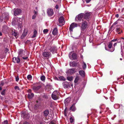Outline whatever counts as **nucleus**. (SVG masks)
<instances>
[{"label": "nucleus", "instance_id": "f257e3e1", "mask_svg": "<svg viewBox=\"0 0 124 124\" xmlns=\"http://www.w3.org/2000/svg\"><path fill=\"white\" fill-rule=\"evenodd\" d=\"M12 24L14 25H17L20 28L22 26V19L21 18L14 17L13 19Z\"/></svg>", "mask_w": 124, "mask_h": 124}, {"label": "nucleus", "instance_id": "f03ea898", "mask_svg": "<svg viewBox=\"0 0 124 124\" xmlns=\"http://www.w3.org/2000/svg\"><path fill=\"white\" fill-rule=\"evenodd\" d=\"M25 51L22 49H20L18 50V57H21L24 60H27L28 58L29 55L27 54L25 55Z\"/></svg>", "mask_w": 124, "mask_h": 124}, {"label": "nucleus", "instance_id": "7ed1b4c3", "mask_svg": "<svg viewBox=\"0 0 124 124\" xmlns=\"http://www.w3.org/2000/svg\"><path fill=\"white\" fill-rule=\"evenodd\" d=\"M42 58L44 59H47L51 56V53L48 52H44L42 53Z\"/></svg>", "mask_w": 124, "mask_h": 124}, {"label": "nucleus", "instance_id": "20e7f679", "mask_svg": "<svg viewBox=\"0 0 124 124\" xmlns=\"http://www.w3.org/2000/svg\"><path fill=\"white\" fill-rule=\"evenodd\" d=\"M78 99V97H76L74 98L73 100V104L70 108V110H72V111H75L76 110V109L75 106V105L77 102Z\"/></svg>", "mask_w": 124, "mask_h": 124}, {"label": "nucleus", "instance_id": "39448f33", "mask_svg": "<svg viewBox=\"0 0 124 124\" xmlns=\"http://www.w3.org/2000/svg\"><path fill=\"white\" fill-rule=\"evenodd\" d=\"M59 93L57 91H54L52 95V97L53 99L56 100L58 99Z\"/></svg>", "mask_w": 124, "mask_h": 124}, {"label": "nucleus", "instance_id": "423d86ee", "mask_svg": "<svg viewBox=\"0 0 124 124\" xmlns=\"http://www.w3.org/2000/svg\"><path fill=\"white\" fill-rule=\"evenodd\" d=\"M69 58L71 60H75L77 59V55L76 54L71 52L69 54Z\"/></svg>", "mask_w": 124, "mask_h": 124}, {"label": "nucleus", "instance_id": "0eeeda50", "mask_svg": "<svg viewBox=\"0 0 124 124\" xmlns=\"http://www.w3.org/2000/svg\"><path fill=\"white\" fill-rule=\"evenodd\" d=\"M78 26L77 23H72L70 25L69 27V30L70 32H72L73 31V29Z\"/></svg>", "mask_w": 124, "mask_h": 124}, {"label": "nucleus", "instance_id": "6e6552de", "mask_svg": "<svg viewBox=\"0 0 124 124\" xmlns=\"http://www.w3.org/2000/svg\"><path fill=\"white\" fill-rule=\"evenodd\" d=\"M58 21L59 23L60 24L59 25L62 26L64 24L65 21L64 20L63 16H61L59 17V19Z\"/></svg>", "mask_w": 124, "mask_h": 124}, {"label": "nucleus", "instance_id": "1a4fd4ad", "mask_svg": "<svg viewBox=\"0 0 124 124\" xmlns=\"http://www.w3.org/2000/svg\"><path fill=\"white\" fill-rule=\"evenodd\" d=\"M84 13H81L79 14L77 16H76L75 19V21H81V19L83 20V19L84 18ZM83 21V20H82Z\"/></svg>", "mask_w": 124, "mask_h": 124}, {"label": "nucleus", "instance_id": "9d476101", "mask_svg": "<svg viewBox=\"0 0 124 124\" xmlns=\"http://www.w3.org/2000/svg\"><path fill=\"white\" fill-rule=\"evenodd\" d=\"M13 11L14 12V15L15 16L19 15L21 13V10L18 8H14L13 10Z\"/></svg>", "mask_w": 124, "mask_h": 124}, {"label": "nucleus", "instance_id": "9b49d317", "mask_svg": "<svg viewBox=\"0 0 124 124\" xmlns=\"http://www.w3.org/2000/svg\"><path fill=\"white\" fill-rule=\"evenodd\" d=\"M87 26V23L86 21L83 22L81 24V29L82 31H84Z\"/></svg>", "mask_w": 124, "mask_h": 124}, {"label": "nucleus", "instance_id": "f8f14e48", "mask_svg": "<svg viewBox=\"0 0 124 124\" xmlns=\"http://www.w3.org/2000/svg\"><path fill=\"white\" fill-rule=\"evenodd\" d=\"M77 71V70L75 69H69L67 72L68 75H71Z\"/></svg>", "mask_w": 124, "mask_h": 124}, {"label": "nucleus", "instance_id": "ddd939ff", "mask_svg": "<svg viewBox=\"0 0 124 124\" xmlns=\"http://www.w3.org/2000/svg\"><path fill=\"white\" fill-rule=\"evenodd\" d=\"M47 13L48 16H51L54 14V12L53 9L49 8L47 10Z\"/></svg>", "mask_w": 124, "mask_h": 124}, {"label": "nucleus", "instance_id": "4468645a", "mask_svg": "<svg viewBox=\"0 0 124 124\" xmlns=\"http://www.w3.org/2000/svg\"><path fill=\"white\" fill-rule=\"evenodd\" d=\"M12 60L13 62L18 63L20 61V57H18V56L17 57H14L13 58Z\"/></svg>", "mask_w": 124, "mask_h": 124}, {"label": "nucleus", "instance_id": "2eb2a0df", "mask_svg": "<svg viewBox=\"0 0 124 124\" xmlns=\"http://www.w3.org/2000/svg\"><path fill=\"white\" fill-rule=\"evenodd\" d=\"M116 31L118 34H120L122 32V30L120 26H118L116 27Z\"/></svg>", "mask_w": 124, "mask_h": 124}, {"label": "nucleus", "instance_id": "dca6fc26", "mask_svg": "<svg viewBox=\"0 0 124 124\" xmlns=\"http://www.w3.org/2000/svg\"><path fill=\"white\" fill-rule=\"evenodd\" d=\"M70 66L75 67L79 65V63L77 62H70Z\"/></svg>", "mask_w": 124, "mask_h": 124}, {"label": "nucleus", "instance_id": "f3484780", "mask_svg": "<svg viewBox=\"0 0 124 124\" xmlns=\"http://www.w3.org/2000/svg\"><path fill=\"white\" fill-rule=\"evenodd\" d=\"M63 86L64 88H69L70 87V84L67 82H64L63 83Z\"/></svg>", "mask_w": 124, "mask_h": 124}, {"label": "nucleus", "instance_id": "a211bd4d", "mask_svg": "<svg viewBox=\"0 0 124 124\" xmlns=\"http://www.w3.org/2000/svg\"><path fill=\"white\" fill-rule=\"evenodd\" d=\"M3 18L6 20H8L9 18V14L8 13H5L2 15Z\"/></svg>", "mask_w": 124, "mask_h": 124}, {"label": "nucleus", "instance_id": "6ab92c4d", "mask_svg": "<svg viewBox=\"0 0 124 124\" xmlns=\"http://www.w3.org/2000/svg\"><path fill=\"white\" fill-rule=\"evenodd\" d=\"M50 50L52 53H56L57 51L56 48L55 47L52 46L51 47Z\"/></svg>", "mask_w": 124, "mask_h": 124}, {"label": "nucleus", "instance_id": "aec40b11", "mask_svg": "<svg viewBox=\"0 0 124 124\" xmlns=\"http://www.w3.org/2000/svg\"><path fill=\"white\" fill-rule=\"evenodd\" d=\"M41 87V86L40 85L37 86H34L33 87V89L34 91L36 92V91L39 89Z\"/></svg>", "mask_w": 124, "mask_h": 124}, {"label": "nucleus", "instance_id": "412c9836", "mask_svg": "<svg viewBox=\"0 0 124 124\" xmlns=\"http://www.w3.org/2000/svg\"><path fill=\"white\" fill-rule=\"evenodd\" d=\"M90 16V14L89 13H86L85 14H84V18L85 19H88Z\"/></svg>", "mask_w": 124, "mask_h": 124}, {"label": "nucleus", "instance_id": "4be33fe9", "mask_svg": "<svg viewBox=\"0 0 124 124\" xmlns=\"http://www.w3.org/2000/svg\"><path fill=\"white\" fill-rule=\"evenodd\" d=\"M71 99L70 98H68L66 99L64 101V103L66 105H67L70 102Z\"/></svg>", "mask_w": 124, "mask_h": 124}, {"label": "nucleus", "instance_id": "5701e85b", "mask_svg": "<svg viewBox=\"0 0 124 124\" xmlns=\"http://www.w3.org/2000/svg\"><path fill=\"white\" fill-rule=\"evenodd\" d=\"M58 33V29L56 28H54L52 31V34L54 35H56Z\"/></svg>", "mask_w": 124, "mask_h": 124}, {"label": "nucleus", "instance_id": "b1692460", "mask_svg": "<svg viewBox=\"0 0 124 124\" xmlns=\"http://www.w3.org/2000/svg\"><path fill=\"white\" fill-rule=\"evenodd\" d=\"M79 74L82 77H84L85 75V72L83 70H80L79 71Z\"/></svg>", "mask_w": 124, "mask_h": 124}, {"label": "nucleus", "instance_id": "393cba45", "mask_svg": "<svg viewBox=\"0 0 124 124\" xmlns=\"http://www.w3.org/2000/svg\"><path fill=\"white\" fill-rule=\"evenodd\" d=\"M12 34L16 38H17V37H18V34L17 32H16L15 31V30H14V31H12Z\"/></svg>", "mask_w": 124, "mask_h": 124}, {"label": "nucleus", "instance_id": "a878e982", "mask_svg": "<svg viewBox=\"0 0 124 124\" xmlns=\"http://www.w3.org/2000/svg\"><path fill=\"white\" fill-rule=\"evenodd\" d=\"M113 26H114V28L113 30H114L116 27L120 26L119 25H118L117 22H115L112 25Z\"/></svg>", "mask_w": 124, "mask_h": 124}, {"label": "nucleus", "instance_id": "bb28decb", "mask_svg": "<svg viewBox=\"0 0 124 124\" xmlns=\"http://www.w3.org/2000/svg\"><path fill=\"white\" fill-rule=\"evenodd\" d=\"M27 33V31L26 30H24L22 36L24 37L26 36Z\"/></svg>", "mask_w": 124, "mask_h": 124}, {"label": "nucleus", "instance_id": "cd10ccee", "mask_svg": "<svg viewBox=\"0 0 124 124\" xmlns=\"http://www.w3.org/2000/svg\"><path fill=\"white\" fill-rule=\"evenodd\" d=\"M34 94L33 93H31L30 94H28V96L29 98L31 99L34 96Z\"/></svg>", "mask_w": 124, "mask_h": 124}, {"label": "nucleus", "instance_id": "c85d7f7f", "mask_svg": "<svg viewBox=\"0 0 124 124\" xmlns=\"http://www.w3.org/2000/svg\"><path fill=\"white\" fill-rule=\"evenodd\" d=\"M113 43L112 42H110L108 44V47L109 49H111V48L112 47V46Z\"/></svg>", "mask_w": 124, "mask_h": 124}, {"label": "nucleus", "instance_id": "c756f323", "mask_svg": "<svg viewBox=\"0 0 124 124\" xmlns=\"http://www.w3.org/2000/svg\"><path fill=\"white\" fill-rule=\"evenodd\" d=\"M79 79V78L78 77H77L74 80V82L76 83H77Z\"/></svg>", "mask_w": 124, "mask_h": 124}, {"label": "nucleus", "instance_id": "7c9ffc66", "mask_svg": "<svg viewBox=\"0 0 124 124\" xmlns=\"http://www.w3.org/2000/svg\"><path fill=\"white\" fill-rule=\"evenodd\" d=\"M119 40V41H118V43L120 42H124V38H121L120 39L118 40V41Z\"/></svg>", "mask_w": 124, "mask_h": 124}, {"label": "nucleus", "instance_id": "2f4dec72", "mask_svg": "<svg viewBox=\"0 0 124 124\" xmlns=\"http://www.w3.org/2000/svg\"><path fill=\"white\" fill-rule=\"evenodd\" d=\"M49 112L48 110H46L44 112V115L45 116H46L49 114Z\"/></svg>", "mask_w": 124, "mask_h": 124}, {"label": "nucleus", "instance_id": "473e14b6", "mask_svg": "<svg viewBox=\"0 0 124 124\" xmlns=\"http://www.w3.org/2000/svg\"><path fill=\"white\" fill-rule=\"evenodd\" d=\"M114 107L116 109H117L120 107V105L118 104H116L114 105Z\"/></svg>", "mask_w": 124, "mask_h": 124}, {"label": "nucleus", "instance_id": "72a5a7b5", "mask_svg": "<svg viewBox=\"0 0 124 124\" xmlns=\"http://www.w3.org/2000/svg\"><path fill=\"white\" fill-rule=\"evenodd\" d=\"M33 35L32 37V38H33L36 36L37 31L36 30H34L33 32Z\"/></svg>", "mask_w": 124, "mask_h": 124}, {"label": "nucleus", "instance_id": "f704fd0d", "mask_svg": "<svg viewBox=\"0 0 124 124\" xmlns=\"http://www.w3.org/2000/svg\"><path fill=\"white\" fill-rule=\"evenodd\" d=\"M29 116L30 115L29 114H25L24 115V117L25 118H26V119H28Z\"/></svg>", "mask_w": 124, "mask_h": 124}, {"label": "nucleus", "instance_id": "c9c22d12", "mask_svg": "<svg viewBox=\"0 0 124 124\" xmlns=\"http://www.w3.org/2000/svg\"><path fill=\"white\" fill-rule=\"evenodd\" d=\"M27 78L29 80H31L32 76L31 75H29L27 76Z\"/></svg>", "mask_w": 124, "mask_h": 124}, {"label": "nucleus", "instance_id": "e433bc0d", "mask_svg": "<svg viewBox=\"0 0 124 124\" xmlns=\"http://www.w3.org/2000/svg\"><path fill=\"white\" fill-rule=\"evenodd\" d=\"M83 62V64L82 66L83 68V69H85L86 67V64L84 62Z\"/></svg>", "mask_w": 124, "mask_h": 124}, {"label": "nucleus", "instance_id": "4c0bfd02", "mask_svg": "<svg viewBox=\"0 0 124 124\" xmlns=\"http://www.w3.org/2000/svg\"><path fill=\"white\" fill-rule=\"evenodd\" d=\"M67 79L68 80L71 81L73 80V77H68L67 78Z\"/></svg>", "mask_w": 124, "mask_h": 124}, {"label": "nucleus", "instance_id": "58836bf2", "mask_svg": "<svg viewBox=\"0 0 124 124\" xmlns=\"http://www.w3.org/2000/svg\"><path fill=\"white\" fill-rule=\"evenodd\" d=\"M45 77L44 76H42L41 77V79L42 81L45 80Z\"/></svg>", "mask_w": 124, "mask_h": 124}, {"label": "nucleus", "instance_id": "ea45409f", "mask_svg": "<svg viewBox=\"0 0 124 124\" xmlns=\"http://www.w3.org/2000/svg\"><path fill=\"white\" fill-rule=\"evenodd\" d=\"M5 90H4L1 93V94L2 95H4L5 93Z\"/></svg>", "mask_w": 124, "mask_h": 124}, {"label": "nucleus", "instance_id": "a19ab883", "mask_svg": "<svg viewBox=\"0 0 124 124\" xmlns=\"http://www.w3.org/2000/svg\"><path fill=\"white\" fill-rule=\"evenodd\" d=\"M60 79L61 80H65V79L63 77H60Z\"/></svg>", "mask_w": 124, "mask_h": 124}, {"label": "nucleus", "instance_id": "79ce46f5", "mask_svg": "<svg viewBox=\"0 0 124 124\" xmlns=\"http://www.w3.org/2000/svg\"><path fill=\"white\" fill-rule=\"evenodd\" d=\"M70 120L71 123H72L74 121V119L73 117H71L70 118Z\"/></svg>", "mask_w": 124, "mask_h": 124}, {"label": "nucleus", "instance_id": "37998d69", "mask_svg": "<svg viewBox=\"0 0 124 124\" xmlns=\"http://www.w3.org/2000/svg\"><path fill=\"white\" fill-rule=\"evenodd\" d=\"M48 30L47 29H44L43 30V32L44 33H46L48 32Z\"/></svg>", "mask_w": 124, "mask_h": 124}, {"label": "nucleus", "instance_id": "c03bdc74", "mask_svg": "<svg viewBox=\"0 0 124 124\" xmlns=\"http://www.w3.org/2000/svg\"><path fill=\"white\" fill-rule=\"evenodd\" d=\"M16 81L18 82L19 80V78L18 76H17L16 77Z\"/></svg>", "mask_w": 124, "mask_h": 124}, {"label": "nucleus", "instance_id": "a18cd8bd", "mask_svg": "<svg viewBox=\"0 0 124 124\" xmlns=\"http://www.w3.org/2000/svg\"><path fill=\"white\" fill-rule=\"evenodd\" d=\"M37 16V15L34 14L32 16V19H35Z\"/></svg>", "mask_w": 124, "mask_h": 124}, {"label": "nucleus", "instance_id": "49530a36", "mask_svg": "<svg viewBox=\"0 0 124 124\" xmlns=\"http://www.w3.org/2000/svg\"><path fill=\"white\" fill-rule=\"evenodd\" d=\"M114 28V26H113V25L111 26V27L109 29V30L110 31H113L114 30H113Z\"/></svg>", "mask_w": 124, "mask_h": 124}, {"label": "nucleus", "instance_id": "de8ad7c7", "mask_svg": "<svg viewBox=\"0 0 124 124\" xmlns=\"http://www.w3.org/2000/svg\"><path fill=\"white\" fill-rule=\"evenodd\" d=\"M115 50V48L114 47V48H113L112 50L109 49L108 51H110L111 52H112L113 51Z\"/></svg>", "mask_w": 124, "mask_h": 124}, {"label": "nucleus", "instance_id": "09e8293b", "mask_svg": "<svg viewBox=\"0 0 124 124\" xmlns=\"http://www.w3.org/2000/svg\"><path fill=\"white\" fill-rule=\"evenodd\" d=\"M3 124H8V121L7 120L5 121H4Z\"/></svg>", "mask_w": 124, "mask_h": 124}, {"label": "nucleus", "instance_id": "8fccbe9b", "mask_svg": "<svg viewBox=\"0 0 124 124\" xmlns=\"http://www.w3.org/2000/svg\"><path fill=\"white\" fill-rule=\"evenodd\" d=\"M4 84V82L3 81H2L1 82L0 85L3 86Z\"/></svg>", "mask_w": 124, "mask_h": 124}, {"label": "nucleus", "instance_id": "3c124183", "mask_svg": "<svg viewBox=\"0 0 124 124\" xmlns=\"http://www.w3.org/2000/svg\"><path fill=\"white\" fill-rule=\"evenodd\" d=\"M117 40V39H114L112 40L111 42H112H112H115Z\"/></svg>", "mask_w": 124, "mask_h": 124}, {"label": "nucleus", "instance_id": "603ef678", "mask_svg": "<svg viewBox=\"0 0 124 124\" xmlns=\"http://www.w3.org/2000/svg\"><path fill=\"white\" fill-rule=\"evenodd\" d=\"M7 28V27L6 25H4L3 26V30H5V29L4 30V28Z\"/></svg>", "mask_w": 124, "mask_h": 124}, {"label": "nucleus", "instance_id": "864d4df0", "mask_svg": "<svg viewBox=\"0 0 124 124\" xmlns=\"http://www.w3.org/2000/svg\"><path fill=\"white\" fill-rule=\"evenodd\" d=\"M28 92L29 93V94H30V93H31V90L30 89H29L28 91Z\"/></svg>", "mask_w": 124, "mask_h": 124}, {"label": "nucleus", "instance_id": "5fc2aeb1", "mask_svg": "<svg viewBox=\"0 0 124 124\" xmlns=\"http://www.w3.org/2000/svg\"><path fill=\"white\" fill-rule=\"evenodd\" d=\"M49 124H55L54 122L52 121L49 123Z\"/></svg>", "mask_w": 124, "mask_h": 124}, {"label": "nucleus", "instance_id": "6e6d98bb", "mask_svg": "<svg viewBox=\"0 0 124 124\" xmlns=\"http://www.w3.org/2000/svg\"><path fill=\"white\" fill-rule=\"evenodd\" d=\"M34 15H37V11H34Z\"/></svg>", "mask_w": 124, "mask_h": 124}, {"label": "nucleus", "instance_id": "4d7b16f0", "mask_svg": "<svg viewBox=\"0 0 124 124\" xmlns=\"http://www.w3.org/2000/svg\"><path fill=\"white\" fill-rule=\"evenodd\" d=\"M91 0H86V2L87 3H89Z\"/></svg>", "mask_w": 124, "mask_h": 124}, {"label": "nucleus", "instance_id": "13d9d810", "mask_svg": "<svg viewBox=\"0 0 124 124\" xmlns=\"http://www.w3.org/2000/svg\"><path fill=\"white\" fill-rule=\"evenodd\" d=\"M91 38H90L89 41L90 42H92V41L93 40V39H92V38L91 39Z\"/></svg>", "mask_w": 124, "mask_h": 124}, {"label": "nucleus", "instance_id": "bf43d9fd", "mask_svg": "<svg viewBox=\"0 0 124 124\" xmlns=\"http://www.w3.org/2000/svg\"><path fill=\"white\" fill-rule=\"evenodd\" d=\"M23 124H30L29 123L27 122H25L23 123Z\"/></svg>", "mask_w": 124, "mask_h": 124}, {"label": "nucleus", "instance_id": "052dcab7", "mask_svg": "<svg viewBox=\"0 0 124 124\" xmlns=\"http://www.w3.org/2000/svg\"><path fill=\"white\" fill-rule=\"evenodd\" d=\"M55 8L56 9H58V6L57 5L55 6Z\"/></svg>", "mask_w": 124, "mask_h": 124}, {"label": "nucleus", "instance_id": "680f3d73", "mask_svg": "<svg viewBox=\"0 0 124 124\" xmlns=\"http://www.w3.org/2000/svg\"><path fill=\"white\" fill-rule=\"evenodd\" d=\"M117 45V43H115L114 44V46L115 47V46H116Z\"/></svg>", "mask_w": 124, "mask_h": 124}, {"label": "nucleus", "instance_id": "e2e57ef3", "mask_svg": "<svg viewBox=\"0 0 124 124\" xmlns=\"http://www.w3.org/2000/svg\"><path fill=\"white\" fill-rule=\"evenodd\" d=\"M18 88V87L17 86H16L15 87V89H17Z\"/></svg>", "mask_w": 124, "mask_h": 124}, {"label": "nucleus", "instance_id": "0e129e2a", "mask_svg": "<svg viewBox=\"0 0 124 124\" xmlns=\"http://www.w3.org/2000/svg\"><path fill=\"white\" fill-rule=\"evenodd\" d=\"M119 15H118V14H117L116 15V17H118Z\"/></svg>", "mask_w": 124, "mask_h": 124}, {"label": "nucleus", "instance_id": "69168bd1", "mask_svg": "<svg viewBox=\"0 0 124 124\" xmlns=\"http://www.w3.org/2000/svg\"><path fill=\"white\" fill-rule=\"evenodd\" d=\"M8 50V49L7 48H6L5 50V51L6 52V53H7V52Z\"/></svg>", "mask_w": 124, "mask_h": 124}, {"label": "nucleus", "instance_id": "338daca9", "mask_svg": "<svg viewBox=\"0 0 124 124\" xmlns=\"http://www.w3.org/2000/svg\"><path fill=\"white\" fill-rule=\"evenodd\" d=\"M2 35V33L1 32H0V36H1Z\"/></svg>", "mask_w": 124, "mask_h": 124}, {"label": "nucleus", "instance_id": "774afa93", "mask_svg": "<svg viewBox=\"0 0 124 124\" xmlns=\"http://www.w3.org/2000/svg\"><path fill=\"white\" fill-rule=\"evenodd\" d=\"M58 0H53L54 1L56 2L57 1H58Z\"/></svg>", "mask_w": 124, "mask_h": 124}]
</instances>
